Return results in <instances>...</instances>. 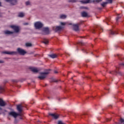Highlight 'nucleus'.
Segmentation results:
<instances>
[{"label":"nucleus","mask_w":124,"mask_h":124,"mask_svg":"<svg viewBox=\"0 0 124 124\" xmlns=\"http://www.w3.org/2000/svg\"><path fill=\"white\" fill-rule=\"evenodd\" d=\"M50 71H51V69H47L46 70V72H41L40 73V75L38 77L40 80H44L47 77V75L50 73Z\"/></svg>","instance_id":"f257e3e1"},{"label":"nucleus","mask_w":124,"mask_h":124,"mask_svg":"<svg viewBox=\"0 0 124 124\" xmlns=\"http://www.w3.org/2000/svg\"><path fill=\"white\" fill-rule=\"evenodd\" d=\"M79 1L81 3H91V2H93V3H99V2L102 1V0H93V1H91V0H80Z\"/></svg>","instance_id":"f03ea898"},{"label":"nucleus","mask_w":124,"mask_h":124,"mask_svg":"<svg viewBox=\"0 0 124 124\" xmlns=\"http://www.w3.org/2000/svg\"><path fill=\"white\" fill-rule=\"evenodd\" d=\"M9 116H11V117H13L15 119H16L18 116H21V114L17 113L15 111H11L8 113Z\"/></svg>","instance_id":"7ed1b4c3"},{"label":"nucleus","mask_w":124,"mask_h":124,"mask_svg":"<svg viewBox=\"0 0 124 124\" xmlns=\"http://www.w3.org/2000/svg\"><path fill=\"white\" fill-rule=\"evenodd\" d=\"M34 27L36 30H39L43 27V24L41 22H36L34 24Z\"/></svg>","instance_id":"20e7f679"},{"label":"nucleus","mask_w":124,"mask_h":124,"mask_svg":"<svg viewBox=\"0 0 124 124\" xmlns=\"http://www.w3.org/2000/svg\"><path fill=\"white\" fill-rule=\"evenodd\" d=\"M17 53H18V54H19V55H21V56H24V55H26V53H27V52L25 51V50L20 47L17 48Z\"/></svg>","instance_id":"39448f33"},{"label":"nucleus","mask_w":124,"mask_h":124,"mask_svg":"<svg viewBox=\"0 0 124 124\" xmlns=\"http://www.w3.org/2000/svg\"><path fill=\"white\" fill-rule=\"evenodd\" d=\"M6 2H9L11 5H16L18 1L17 0H5Z\"/></svg>","instance_id":"423d86ee"},{"label":"nucleus","mask_w":124,"mask_h":124,"mask_svg":"<svg viewBox=\"0 0 124 124\" xmlns=\"http://www.w3.org/2000/svg\"><path fill=\"white\" fill-rule=\"evenodd\" d=\"M2 54H5L6 55H17V51H3Z\"/></svg>","instance_id":"0eeeda50"},{"label":"nucleus","mask_w":124,"mask_h":124,"mask_svg":"<svg viewBox=\"0 0 124 124\" xmlns=\"http://www.w3.org/2000/svg\"><path fill=\"white\" fill-rule=\"evenodd\" d=\"M81 25V23H79L77 24H73V29L75 31H79V26Z\"/></svg>","instance_id":"6e6552de"},{"label":"nucleus","mask_w":124,"mask_h":124,"mask_svg":"<svg viewBox=\"0 0 124 124\" xmlns=\"http://www.w3.org/2000/svg\"><path fill=\"white\" fill-rule=\"evenodd\" d=\"M10 27L12 29H13L15 32H16V33H17V32H19L20 31V28H19L18 26H15V25H12Z\"/></svg>","instance_id":"1a4fd4ad"},{"label":"nucleus","mask_w":124,"mask_h":124,"mask_svg":"<svg viewBox=\"0 0 124 124\" xmlns=\"http://www.w3.org/2000/svg\"><path fill=\"white\" fill-rule=\"evenodd\" d=\"M63 28L62 26H54L53 27V30L54 31H60L62 30Z\"/></svg>","instance_id":"9d476101"},{"label":"nucleus","mask_w":124,"mask_h":124,"mask_svg":"<svg viewBox=\"0 0 124 124\" xmlns=\"http://www.w3.org/2000/svg\"><path fill=\"white\" fill-rule=\"evenodd\" d=\"M17 110L18 111L19 114H21L23 111V106L21 104L17 105Z\"/></svg>","instance_id":"9b49d317"},{"label":"nucleus","mask_w":124,"mask_h":124,"mask_svg":"<svg viewBox=\"0 0 124 124\" xmlns=\"http://www.w3.org/2000/svg\"><path fill=\"white\" fill-rule=\"evenodd\" d=\"M13 33H14V31H9L8 30L4 31V34L5 35H11V34H13Z\"/></svg>","instance_id":"f8f14e48"},{"label":"nucleus","mask_w":124,"mask_h":124,"mask_svg":"<svg viewBox=\"0 0 124 124\" xmlns=\"http://www.w3.org/2000/svg\"><path fill=\"white\" fill-rule=\"evenodd\" d=\"M109 73L110 74H118L119 75L122 76L123 75V73H121V72L119 71H114L112 72H109Z\"/></svg>","instance_id":"ddd939ff"},{"label":"nucleus","mask_w":124,"mask_h":124,"mask_svg":"<svg viewBox=\"0 0 124 124\" xmlns=\"http://www.w3.org/2000/svg\"><path fill=\"white\" fill-rule=\"evenodd\" d=\"M31 71L33 72L34 73H37L39 71V69L37 68L31 67L30 68Z\"/></svg>","instance_id":"4468645a"},{"label":"nucleus","mask_w":124,"mask_h":124,"mask_svg":"<svg viewBox=\"0 0 124 124\" xmlns=\"http://www.w3.org/2000/svg\"><path fill=\"white\" fill-rule=\"evenodd\" d=\"M6 103L3 101L2 99L0 98V106L1 107H4V106H6Z\"/></svg>","instance_id":"2eb2a0df"},{"label":"nucleus","mask_w":124,"mask_h":124,"mask_svg":"<svg viewBox=\"0 0 124 124\" xmlns=\"http://www.w3.org/2000/svg\"><path fill=\"white\" fill-rule=\"evenodd\" d=\"M49 115L51 116V117H52L53 119H55V120H57L59 118V115L56 114L55 113H49Z\"/></svg>","instance_id":"dca6fc26"},{"label":"nucleus","mask_w":124,"mask_h":124,"mask_svg":"<svg viewBox=\"0 0 124 124\" xmlns=\"http://www.w3.org/2000/svg\"><path fill=\"white\" fill-rule=\"evenodd\" d=\"M43 31L46 33V34H49V33H50L49 28L48 27L44 28L43 29Z\"/></svg>","instance_id":"f3484780"},{"label":"nucleus","mask_w":124,"mask_h":124,"mask_svg":"<svg viewBox=\"0 0 124 124\" xmlns=\"http://www.w3.org/2000/svg\"><path fill=\"white\" fill-rule=\"evenodd\" d=\"M81 15L82 17H88V13L83 11L81 13Z\"/></svg>","instance_id":"a211bd4d"},{"label":"nucleus","mask_w":124,"mask_h":124,"mask_svg":"<svg viewBox=\"0 0 124 124\" xmlns=\"http://www.w3.org/2000/svg\"><path fill=\"white\" fill-rule=\"evenodd\" d=\"M49 57L52 59H55L58 57V55L56 54H53L49 55Z\"/></svg>","instance_id":"6ab92c4d"},{"label":"nucleus","mask_w":124,"mask_h":124,"mask_svg":"<svg viewBox=\"0 0 124 124\" xmlns=\"http://www.w3.org/2000/svg\"><path fill=\"white\" fill-rule=\"evenodd\" d=\"M18 17H20V18H23V17L25 16V14H24V13L20 12V13H18Z\"/></svg>","instance_id":"aec40b11"},{"label":"nucleus","mask_w":124,"mask_h":124,"mask_svg":"<svg viewBox=\"0 0 124 124\" xmlns=\"http://www.w3.org/2000/svg\"><path fill=\"white\" fill-rule=\"evenodd\" d=\"M109 33L110 34H111L112 35H115V34H117L118 33H117L116 31H114L112 30L109 31Z\"/></svg>","instance_id":"412c9836"},{"label":"nucleus","mask_w":124,"mask_h":124,"mask_svg":"<svg viewBox=\"0 0 124 124\" xmlns=\"http://www.w3.org/2000/svg\"><path fill=\"white\" fill-rule=\"evenodd\" d=\"M108 4V2H103L101 4V5L103 7H105V6H106V5H107Z\"/></svg>","instance_id":"4be33fe9"},{"label":"nucleus","mask_w":124,"mask_h":124,"mask_svg":"<svg viewBox=\"0 0 124 124\" xmlns=\"http://www.w3.org/2000/svg\"><path fill=\"white\" fill-rule=\"evenodd\" d=\"M96 29H97V30H98L99 31H103V29H102V28H101V27H100V26L99 25H97L96 26Z\"/></svg>","instance_id":"5701e85b"},{"label":"nucleus","mask_w":124,"mask_h":124,"mask_svg":"<svg viewBox=\"0 0 124 124\" xmlns=\"http://www.w3.org/2000/svg\"><path fill=\"white\" fill-rule=\"evenodd\" d=\"M120 14H117V17H116V24H118V21H119V19H121L122 18V16H119Z\"/></svg>","instance_id":"b1692460"},{"label":"nucleus","mask_w":124,"mask_h":124,"mask_svg":"<svg viewBox=\"0 0 124 124\" xmlns=\"http://www.w3.org/2000/svg\"><path fill=\"white\" fill-rule=\"evenodd\" d=\"M43 43H44V44H48L49 43V41L46 39H44V41H43Z\"/></svg>","instance_id":"393cba45"},{"label":"nucleus","mask_w":124,"mask_h":124,"mask_svg":"<svg viewBox=\"0 0 124 124\" xmlns=\"http://www.w3.org/2000/svg\"><path fill=\"white\" fill-rule=\"evenodd\" d=\"M66 18V15H62L60 16V19H65Z\"/></svg>","instance_id":"a878e982"},{"label":"nucleus","mask_w":124,"mask_h":124,"mask_svg":"<svg viewBox=\"0 0 124 124\" xmlns=\"http://www.w3.org/2000/svg\"><path fill=\"white\" fill-rule=\"evenodd\" d=\"M3 92H4V88L0 86V93H2Z\"/></svg>","instance_id":"bb28decb"},{"label":"nucleus","mask_w":124,"mask_h":124,"mask_svg":"<svg viewBox=\"0 0 124 124\" xmlns=\"http://www.w3.org/2000/svg\"><path fill=\"white\" fill-rule=\"evenodd\" d=\"M77 0H68V2H77Z\"/></svg>","instance_id":"cd10ccee"},{"label":"nucleus","mask_w":124,"mask_h":124,"mask_svg":"<svg viewBox=\"0 0 124 124\" xmlns=\"http://www.w3.org/2000/svg\"><path fill=\"white\" fill-rule=\"evenodd\" d=\"M26 46L27 47H31V44L30 43H28L26 44Z\"/></svg>","instance_id":"c85d7f7f"},{"label":"nucleus","mask_w":124,"mask_h":124,"mask_svg":"<svg viewBox=\"0 0 124 124\" xmlns=\"http://www.w3.org/2000/svg\"><path fill=\"white\" fill-rule=\"evenodd\" d=\"M13 83H18V80L17 79H12Z\"/></svg>","instance_id":"c756f323"},{"label":"nucleus","mask_w":124,"mask_h":124,"mask_svg":"<svg viewBox=\"0 0 124 124\" xmlns=\"http://www.w3.org/2000/svg\"><path fill=\"white\" fill-rule=\"evenodd\" d=\"M107 1H108V2H108V3H112V2L113 1L112 0H107Z\"/></svg>","instance_id":"7c9ffc66"},{"label":"nucleus","mask_w":124,"mask_h":124,"mask_svg":"<svg viewBox=\"0 0 124 124\" xmlns=\"http://www.w3.org/2000/svg\"><path fill=\"white\" fill-rule=\"evenodd\" d=\"M61 26H65L66 25V23L65 22H61Z\"/></svg>","instance_id":"2f4dec72"},{"label":"nucleus","mask_w":124,"mask_h":124,"mask_svg":"<svg viewBox=\"0 0 124 124\" xmlns=\"http://www.w3.org/2000/svg\"><path fill=\"white\" fill-rule=\"evenodd\" d=\"M58 124H64L63 123H62V121H58Z\"/></svg>","instance_id":"473e14b6"},{"label":"nucleus","mask_w":124,"mask_h":124,"mask_svg":"<svg viewBox=\"0 0 124 124\" xmlns=\"http://www.w3.org/2000/svg\"><path fill=\"white\" fill-rule=\"evenodd\" d=\"M108 21H110V18H106V23L108 25V23L107 22H108Z\"/></svg>","instance_id":"72a5a7b5"},{"label":"nucleus","mask_w":124,"mask_h":124,"mask_svg":"<svg viewBox=\"0 0 124 124\" xmlns=\"http://www.w3.org/2000/svg\"><path fill=\"white\" fill-rule=\"evenodd\" d=\"M30 1H28L26 2V5H30Z\"/></svg>","instance_id":"f704fd0d"},{"label":"nucleus","mask_w":124,"mask_h":124,"mask_svg":"<svg viewBox=\"0 0 124 124\" xmlns=\"http://www.w3.org/2000/svg\"><path fill=\"white\" fill-rule=\"evenodd\" d=\"M15 124H17L18 123V121L17 119H15V121H14Z\"/></svg>","instance_id":"c9c22d12"},{"label":"nucleus","mask_w":124,"mask_h":124,"mask_svg":"<svg viewBox=\"0 0 124 124\" xmlns=\"http://www.w3.org/2000/svg\"><path fill=\"white\" fill-rule=\"evenodd\" d=\"M120 121L121 123H124V120L123 118H121Z\"/></svg>","instance_id":"e433bc0d"},{"label":"nucleus","mask_w":124,"mask_h":124,"mask_svg":"<svg viewBox=\"0 0 124 124\" xmlns=\"http://www.w3.org/2000/svg\"><path fill=\"white\" fill-rule=\"evenodd\" d=\"M79 45H84V43L82 42H80L79 43Z\"/></svg>","instance_id":"4c0bfd02"},{"label":"nucleus","mask_w":124,"mask_h":124,"mask_svg":"<svg viewBox=\"0 0 124 124\" xmlns=\"http://www.w3.org/2000/svg\"><path fill=\"white\" fill-rule=\"evenodd\" d=\"M1 111H2V108H0V114H1V113H2Z\"/></svg>","instance_id":"58836bf2"},{"label":"nucleus","mask_w":124,"mask_h":124,"mask_svg":"<svg viewBox=\"0 0 124 124\" xmlns=\"http://www.w3.org/2000/svg\"><path fill=\"white\" fill-rule=\"evenodd\" d=\"M24 26H27V25H29V23H24Z\"/></svg>","instance_id":"ea45409f"},{"label":"nucleus","mask_w":124,"mask_h":124,"mask_svg":"<svg viewBox=\"0 0 124 124\" xmlns=\"http://www.w3.org/2000/svg\"><path fill=\"white\" fill-rule=\"evenodd\" d=\"M111 121V119H107V122H110Z\"/></svg>","instance_id":"a19ab883"},{"label":"nucleus","mask_w":124,"mask_h":124,"mask_svg":"<svg viewBox=\"0 0 124 124\" xmlns=\"http://www.w3.org/2000/svg\"><path fill=\"white\" fill-rule=\"evenodd\" d=\"M120 65H121L122 66H124V63H122L120 64Z\"/></svg>","instance_id":"79ce46f5"},{"label":"nucleus","mask_w":124,"mask_h":124,"mask_svg":"<svg viewBox=\"0 0 124 124\" xmlns=\"http://www.w3.org/2000/svg\"><path fill=\"white\" fill-rule=\"evenodd\" d=\"M94 31H95V30H93L92 32H93V33H94Z\"/></svg>","instance_id":"37998d69"},{"label":"nucleus","mask_w":124,"mask_h":124,"mask_svg":"<svg viewBox=\"0 0 124 124\" xmlns=\"http://www.w3.org/2000/svg\"><path fill=\"white\" fill-rule=\"evenodd\" d=\"M0 63H3V61H0Z\"/></svg>","instance_id":"c03bdc74"},{"label":"nucleus","mask_w":124,"mask_h":124,"mask_svg":"<svg viewBox=\"0 0 124 124\" xmlns=\"http://www.w3.org/2000/svg\"><path fill=\"white\" fill-rule=\"evenodd\" d=\"M54 73H56V74L58 73V71H54Z\"/></svg>","instance_id":"a18cd8bd"},{"label":"nucleus","mask_w":124,"mask_h":124,"mask_svg":"<svg viewBox=\"0 0 124 124\" xmlns=\"http://www.w3.org/2000/svg\"><path fill=\"white\" fill-rule=\"evenodd\" d=\"M83 51H84V52H86V49H82Z\"/></svg>","instance_id":"49530a36"},{"label":"nucleus","mask_w":124,"mask_h":124,"mask_svg":"<svg viewBox=\"0 0 124 124\" xmlns=\"http://www.w3.org/2000/svg\"><path fill=\"white\" fill-rule=\"evenodd\" d=\"M0 6H1V2H0Z\"/></svg>","instance_id":"de8ad7c7"},{"label":"nucleus","mask_w":124,"mask_h":124,"mask_svg":"<svg viewBox=\"0 0 124 124\" xmlns=\"http://www.w3.org/2000/svg\"><path fill=\"white\" fill-rule=\"evenodd\" d=\"M20 120H23V118H22V117H20Z\"/></svg>","instance_id":"09e8293b"},{"label":"nucleus","mask_w":124,"mask_h":124,"mask_svg":"<svg viewBox=\"0 0 124 124\" xmlns=\"http://www.w3.org/2000/svg\"><path fill=\"white\" fill-rule=\"evenodd\" d=\"M54 82H58V80H54Z\"/></svg>","instance_id":"8fccbe9b"},{"label":"nucleus","mask_w":124,"mask_h":124,"mask_svg":"<svg viewBox=\"0 0 124 124\" xmlns=\"http://www.w3.org/2000/svg\"><path fill=\"white\" fill-rule=\"evenodd\" d=\"M4 112H7L6 110H4Z\"/></svg>","instance_id":"3c124183"},{"label":"nucleus","mask_w":124,"mask_h":124,"mask_svg":"<svg viewBox=\"0 0 124 124\" xmlns=\"http://www.w3.org/2000/svg\"><path fill=\"white\" fill-rule=\"evenodd\" d=\"M69 25H72V23H70Z\"/></svg>","instance_id":"603ef678"},{"label":"nucleus","mask_w":124,"mask_h":124,"mask_svg":"<svg viewBox=\"0 0 124 124\" xmlns=\"http://www.w3.org/2000/svg\"><path fill=\"white\" fill-rule=\"evenodd\" d=\"M118 67H116V69H118Z\"/></svg>","instance_id":"864d4df0"},{"label":"nucleus","mask_w":124,"mask_h":124,"mask_svg":"<svg viewBox=\"0 0 124 124\" xmlns=\"http://www.w3.org/2000/svg\"><path fill=\"white\" fill-rule=\"evenodd\" d=\"M69 63L70 64V63H70V62H69Z\"/></svg>","instance_id":"5fc2aeb1"},{"label":"nucleus","mask_w":124,"mask_h":124,"mask_svg":"<svg viewBox=\"0 0 124 124\" xmlns=\"http://www.w3.org/2000/svg\"><path fill=\"white\" fill-rule=\"evenodd\" d=\"M48 98H50V97H48Z\"/></svg>","instance_id":"6e6d98bb"},{"label":"nucleus","mask_w":124,"mask_h":124,"mask_svg":"<svg viewBox=\"0 0 124 124\" xmlns=\"http://www.w3.org/2000/svg\"><path fill=\"white\" fill-rule=\"evenodd\" d=\"M86 9H87V8H85Z\"/></svg>","instance_id":"4d7b16f0"},{"label":"nucleus","mask_w":124,"mask_h":124,"mask_svg":"<svg viewBox=\"0 0 124 124\" xmlns=\"http://www.w3.org/2000/svg\"><path fill=\"white\" fill-rule=\"evenodd\" d=\"M7 82V81H6V82Z\"/></svg>","instance_id":"13d9d810"}]
</instances>
